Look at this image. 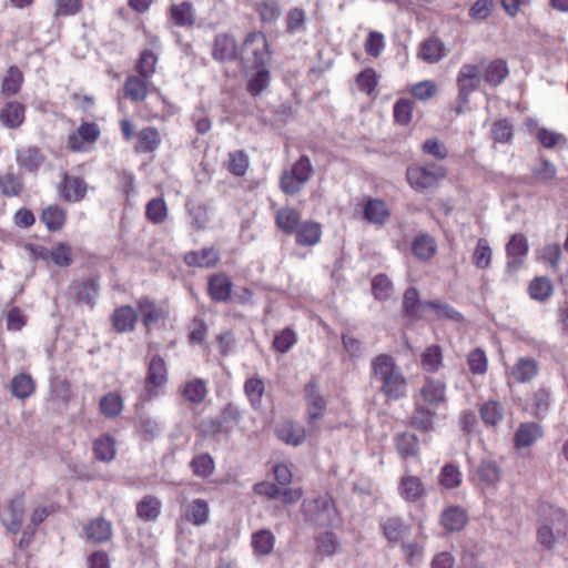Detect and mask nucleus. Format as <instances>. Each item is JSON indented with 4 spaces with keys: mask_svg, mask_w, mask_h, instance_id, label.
<instances>
[{
    "mask_svg": "<svg viewBox=\"0 0 568 568\" xmlns=\"http://www.w3.org/2000/svg\"><path fill=\"white\" fill-rule=\"evenodd\" d=\"M467 523V514L459 506H450L443 510L440 524L447 531H459Z\"/></svg>",
    "mask_w": 568,
    "mask_h": 568,
    "instance_id": "25",
    "label": "nucleus"
},
{
    "mask_svg": "<svg viewBox=\"0 0 568 568\" xmlns=\"http://www.w3.org/2000/svg\"><path fill=\"white\" fill-rule=\"evenodd\" d=\"M396 448L403 457H415L419 450L418 437L408 432L400 433L395 438Z\"/></svg>",
    "mask_w": 568,
    "mask_h": 568,
    "instance_id": "44",
    "label": "nucleus"
},
{
    "mask_svg": "<svg viewBox=\"0 0 568 568\" xmlns=\"http://www.w3.org/2000/svg\"><path fill=\"white\" fill-rule=\"evenodd\" d=\"M148 79L139 75H130L124 82L125 97L132 102H141L148 95Z\"/></svg>",
    "mask_w": 568,
    "mask_h": 568,
    "instance_id": "28",
    "label": "nucleus"
},
{
    "mask_svg": "<svg viewBox=\"0 0 568 568\" xmlns=\"http://www.w3.org/2000/svg\"><path fill=\"white\" fill-rule=\"evenodd\" d=\"M529 245L526 236L521 233L514 234L506 245L508 273L517 272L524 264L528 254Z\"/></svg>",
    "mask_w": 568,
    "mask_h": 568,
    "instance_id": "9",
    "label": "nucleus"
},
{
    "mask_svg": "<svg viewBox=\"0 0 568 568\" xmlns=\"http://www.w3.org/2000/svg\"><path fill=\"white\" fill-rule=\"evenodd\" d=\"M138 308L142 314L143 325L146 328H150L166 316L164 308L158 306L155 301L148 296H143L138 301Z\"/></svg>",
    "mask_w": 568,
    "mask_h": 568,
    "instance_id": "19",
    "label": "nucleus"
},
{
    "mask_svg": "<svg viewBox=\"0 0 568 568\" xmlns=\"http://www.w3.org/2000/svg\"><path fill=\"white\" fill-rule=\"evenodd\" d=\"M538 363L534 358L520 357L511 369V377L517 383H529L538 374Z\"/></svg>",
    "mask_w": 568,
    "mask_h": 568,
    "instance_id": "26",
    "label": "nucleus"
},
{
    "mask_svg": "<svg viewBox=\"0 0 568 568\" xmlns=\"http://www.w3.org/2000/svg\"><path fill=\"white\" fill-rule=\"evenodd\" d=\"M123 409L122 397L116 393H108L100 399V410L108 418H114Z\"/></svg>",
    "mask_w": 568,
    "mask_h": 568,
    "instance_id": "54",
    "label": "nucleus"
},
{
    "mask_svg": "<svg viewBox=\"0 0 568 568\" xmlns=\"http://www.w3.org/2000/svg\"><path fill=\"white\" fill-rule=\"evenodd\" d=\"M374 376L381 383L382 393L392 400H398L406 396L407 381L402 369L389 355H378L372 362Z\"/></svg>",
    "mask_w": 568,
    "mask_h": 568,
    "instance_id": "1",
    "label": "nucleus"
},
{
    "mask_svg": "<svg viewBox=\"0 0 568 568\" xmlns=\"http://www.w3.org/2000/svg\"><path fill=\"white\" fill-rule=\"evenodd\" d=\"M233 284L224 274H216L209 280V294L215 302H226L232 294Z\"/></svg>",
    "mask_w": 568,
    "mask_h": 568,
    "instance_id": "22",
    "label": "nucleus"
},
{
    "mask_svg": "<svg viewBox=\"0 0 568 568\" xmlns=\"http://www.w3.org/2000/svg\"><path fill=\"white\" fill-rule=\"evenodd\" d=\"M40 220L49 231H60L65 223V211L59 205H49L42 211Z\"/></svg>",
    "mask_w": 568,
    "mask_h": 568,
    "instance_id": "39",
    "label": "nucleus"
},
{
    "mask_svg": "<svg viewBox=\"0 0 568 568\" xmlns=\"http://www.w3.org/2000/svg\"><path fill=\"white\" fill-rule=\"evenodd\" d=\"M414 408L408 418V424L412 428L423 433L429 434L436 429L437 408L425 405L414 399Z\"/></svg>",
    "mask_w": 568,
    "mask_h": 568,
    "instance_id": "7",
    "label": "nucleus"
},
{
    "mask_svg": "<svg viewBox=\"0 0 568 568\" xmlns=\"http://www.w3.org/2000/svg\"><path fill=\"white\" fill-rule=\"evenodd\" d=\"M508 74L507 63L504 60L497 59L491 61L485 69L484 79L493 85H499Z\"/></svg>",
    "mask_w": 568,
    "mask_h": 568,
    "instance_id": "49",
    "label": "nucleus"
},
{
    "mask_svg": "<svg viewBox=\"0 0 568 568\" xmlns=\"http://www.w3.org/2000/svg\"><path fill=\"white\" fill-rule=\"evenodd\" d=\"M148 220L154 224L162 223L168 215L166 204L163 199L156 197L148 202L145 207Z\"/></svg>",
    "mask_w": 568,
    "mask_h": 568,
    "instance_id": "59",
    "label": "nucleus"
},
{
    "mask_svg": "<svg viewBox=\"0 0 568 568\" xmlns=\"http://www.w3.org/2000/svg\"><path fill=\"white\" fill-rule=\"evenodd\" d=\"M94 457L101 462L109 463L115 457V442L109 435H103L95 439L93 444Z\"/></svg>",
    "mask_w": 568,
    "mask_h": 568,
    "instance_id": "46",
    "label": "nucleus"
},
{
    "mask_svg": "<svg viewBox=\"0 0 568 568\" xmlns=\"http://www.w3.org/2000/svg\"><path fill=\"white\" fill-rule=\"evenodd\" d=\"M458 97L455 108L458 114L463 113L465 106L469 103L471 92L478 90L481 83V70L477 64L465 63L459 69L457 79Z\"/></svg>",
    "mask_w": 568,
    "mask_h": 568,
    "instance_id": "3",
    "label": "nucleus"
},
{
    "mask_svg": "<svg viewBox=\"0 0 568 568\" xmlns=\"http://www.w3.org/2000/svg\"><path fill=\"white\" fill-rule=\"evenodd\" d=\"M414 255L423 261L429 260L436 252V244L432 236L422 234L413 242Z\"/></svg>",
    "mask_w": 568,
    "mask_h": 568,
    "instance_id": "51",
    "label": "nucleus"
},
{
    "mask_svg": "<svg viewBox=\"0 0 568 568\" xmlns=\"http://www.w3.org/2000/svg\"><path fill=\"white\" fill-rule=\"evenodd\" d=\"M10 513V518L4 519L3 524L6 528L12 532L17 534L21 529L23 517H24V499L23 496L20 495L13 498L8 507Z\"/></svg>",
    "mask_w": 568,
    "mask_h": 568,
    "instance_id": "30",
    "label": "nucleus"
},
{
    "mask_svg": "<svg viewBox=\"0 0 568 568\" xmlns=\"http://www.w3.org/2000/svg\"><path fill=\"white\" fill-rule=\"evenodd\" d=\"M474 476L484 486H494L501 478V470L493 459H483L474 471Z\"/></svg>",
    "mask_w": 568,
    "mask_h": 568,
    "instance_id": "18",
    "label": "nucleus"
},
{
    "mask_svg": "<svg viewBox=\"0 0 568 568\" xmlns=\"http://www.w3.org/2000/svg\"><path fill=\"white\" fill-rule=\"evenodd\" d=\"M552 291L554 286L547 277H536L529 285L530 297L539 302L547 301Z\"/></svg>",
    "mask_w": 568,
    "mask_h": 568,
    "instance_id": "56",
    "label": "nucleus"
},
{
    "mask_svg": "<svg viewBox=\"0 0 568 568\" xmlns=\"http://www.w3.org/2000/svg\"><path fill=\"white\" fill-rule=\"evenodd\" d=\"M372 291L376 300L386 301L393 294V283L386 274H377L372 281Z\"/></svg>",
    "mask_w": 568,
    "mask_h": 568,
    "instance_id": "60",
    "label": "nucleus"
},
{
    "mask_svg": "<svg viewBox=\"0 0 568 568\" xmlns=\"http://www.w3.org/2000/svg\"><path fill=\"white\" fill-rule=\"evenodd\" d=\"M58 191L64 201L80 202L88 192V184L79 176H70L68 173L62 174V180L58 185Z\"/></svg>",
    "mask_w": 568,
    "mask_h": 568,
    "instance_id": "11",
    "label": "nucleus"
},
{
    "mask_svg": "<svg viewBox=\"0 0 568 568\" xmlns=\"http://www.w3.org/2000/svg\"><path fill=\"white\" fill-rule=\"evenodd\" d=\"M275 544V537L271 530L261 529L252 535V546L254 552L265 556L272 552Z\"/></svg>",
    "mask_w": 568,
    "mask_h": 568,
    "instance_id": "47",
    "label": "nucleus"
},
{
    "mask_svg": "<svg viewBox=\"0 0 568 568\" xmlns=\"http://www.w3.org/2000/svg\"><path fill=\"white\" fill-rule=\"evenodd\" d=\"M414 399L438 408L447 403V385L440 378L426 377Z\"/></svg>",
    "mask_w": 568,
    "mask_h": 568,
    "instance_id": "6",
    "label": "nucleus"
},
{
    "mask_svg": "<svg viewBox=\"0 0 568 568\" xmlns=\"http://www.w3.org/2000/svg\"><path fill=\"white\" fill-rule=\"evenodd\" d=\"M305 398L307 402L308 423L315 426L320 416V390L315 378H312L305 385Z\"/></svg>",
    "mask_w": 568,
    "mask_h": 568,
    "instance_id": "34",
    "label": "nucleus"
},
{
    "mask_svg": "<svg viewBox=\"0 0 568 568\" xmlns=\"http://www.w3.org/2000/svg\"><path fill=\"white\" fill-rule=\"evenodd\" d=\"M210 508L206 500L196 498L192 500L185 513L186 519L195 526H202L209 520Z\"/></svg>",
    "mask_w": 568,
    "mask_h": 568,
    "instance_id": "40",
    "label": "nucleus"
},
{
    "mask_svg": "<svg viewBox=\"0 0 568 568\" xmlns=\"http://www.w3.org/2000/svg\"><path fill=\"white\" fill-rule=\"evenodd\" d=\"M443 355L438 345H432L422 354V366L425 371L436 372L442 366Z\"/></svg>",
    "mask_w": 568,
    "mask_h": 568,
    "instance_id": "61",
    "label": "nucleus"
},
{
    "mask_svg": "<svg viewBox=\"0 0 568 568\" xmlns=\"http://www.w3.org/2000/svg\"><path fill=\"white\" fill-rule=\"evenodd\" d=\"M171 19L178 27H192L195 22L194 9L191 2L184 1L171 7Z\"/></svg>",
    "mask_w": 568,
    "mask_h": 568,
    "instance_id": "42",
    "label": "nucleus"
},
{
    "mask_svg": "<svg viewBox=\"0 0 568 568\" xmlns=\"http://www.w3.org/2000/svg\"><path fill=\"white\" fill-rule=\"evenodd\" d=\"M220 260L219 252L213 247H204L185 254L184 262L189 266L213 267Z\"/></svg>",
    "mask_w": 568,
    "mask_h": 568,
    "instance_id": "24",
    "label": "nucleus"
},
{
    "mask_svg": "<svg viewBox=\"0 0 568 568\" xmlns=\"http://www.w3.org/2000/svg\"><path fill=\"white\" fill-rule=\"evenodd\" d=\"M23 189V182L21 175L8 171L0 176V191L6 196H18L21 194Z\"/></svg>",
    "mask_w": 568,
    "mask_h": 568,
    "instance_id": "50",
    "label": "nucleus"
},
{
    "mask_svg": "<svg viewBox=\"0 0 568 568\" xmlns=\"http://www.w3.org/2000/svg\"><path fill=\"white\" fill-rule=\"evenodd\" d=\"M542 436V428L534 422L523 423L515 435V442L518 447H529Z\"/></svg>",
    "mask_w": 568,
    "mask_h": 568,
    "instance_id": "35",
    "label": "nucleus"
},
{
    "mask_svg": "<svg viewBox=\"0 0 568 568\" xmlns=\"http://www.w3.org/2000/svg\"><path fill=\"white\" fill-rule=\"evenodd\" d=\"M296 241L301 245H314L320 241V225L305 222L296 229Z\"/></svg>",
    "mask_w": 568,
    "mask_h": 568,
    "instance_id": "55",
    "label": "nucleus"
},
{
    "mask_svg": "<svg viewBox=\"0 0 568 568\" xmlns=\"http://www.w3.org/2000/svg\"><path fill=\"white\" fill-rule=\"evenodd\" d=\"M542 515H548L550 523L556 527L557 535H562L568 539V517L560 508H555L548 504H541L538 508Z\"/></svg>",
    "mask_w": 568,
    "mask_h": 568,
    "instance_id": "36",
    "label": "nucleus"
},
{
    "mask_svg": "<svg viewBox=\"0 0 568 568\" xmlns=\"http://www.w3.org/2000/svg\"><path fill=\"white\" fill-rule=\"evenodd\" d=\"M271 60L268 43L266 37L262 32H250L241 50V62L248 74L256 68L267 67Z\"/></svg>",
    "mask_w": 568,
    "mask_h": 568,
    "instance_id": "2",
    "label": "nucleus"
},
{
    "mask_svg": "<svg viewBox=\"0 0 568 568\" xmlns=\"http://www.w3.org/2000/svg\"><path fill=\"white\" fill-rule=\"evenodd\" d=\"M23 83V74L17 65H11L2 80L1 93L4 97H12L17 94Z\"/></svg>",
    "mask_w": 568,
    "mask_h": 568,
    "instance_id": "41",
    "label": "nucleus"
},
{
    "mask_svg": "<svg viewBox=\"0 0 568 568\" xmlns=\"http://www.w3.org/2000/svg\"><path fill=\"white\" fill-rule=\"evenodd\" d=\"M24 105L18 101H9L0 111L1 123L10 129L19 128L24 121Z\"/></svg>",
    "mask_w": 568,
    "mask_h": 568,
    "instance_id": "20",
    "label": "nucleus"
},
{
    "mask_svg": "<svg viewBox=\"0 0 568 568\" xmlns=\"http://www.w3.org/2000/svg\"><path fill=\"white\" fill-rule=\"evenodd\" d=\"M114 331L119 334L132 332L138 322V314L130 305H123L114 310L111 315Z\"/></svg>",
    "mask_w": 568,
    "mask_h": 568,
    "instance_id": "14",
    "label": "nucleus"
},
{
    "mask_svg": "<svg viewBox=\"0 0 568 568\" xmlns=\"http://www.w3.org/2000/svg\"><path fill=\"white\" fill-rule=\"evenodd\" d=\"M36 390V382L31 375L20 373L16 375L10 383V392L18 399L30 397Z\"/></svg>",
    "mask_w": 568,
    "mask_h": 568,
    "instance_id": "32",
    "label": "nucleus"
},
{
    "mask_svg": "<svg viewBox=\"0 0 568 568\" xmlns=\"http://www.w3.org/2000/svg\"><path fill=\"white\" fill-rule=\"evenodd\" d=\"M493 250L486 239H479L473 253V263L477 268L485 270L491 264Z\"/></svg>",
    "mask_w": 568,
    "mask_h": 568,
    "instance_id": "53",
    "label": "nucleus"
},
{
    "mask_svg": "<svg viewBox=\"0 0 568 568\" xmlns=\"http://www.w3.org/2000/svg\"><path fill=\"white\" fill-rule=\"evenodd\" d=\"M265 390V385L263 379L257 377H251L246 379L244 384V393L247 396L251 405L253 407H258L261 405L262 396Z\"/></svg>",
    "mask_w": 568,
    "mask_h": 568,
    "instance_id": "57",
    "label": "nucleus"
},
{
    "mask_svg": "<svg viewBox=\"0 0 568 568\" xmlns=\"http://www.w3.org/2000/svg\"><path fill=\"white\" fill-rule=\"evenodd\" d=\"M100 134L101 131L97 123L84 122L69 135L68 148L75 152L82 151L84 143H94Z\"/></svg>",
    "mask_w": 568,
    "mask_h": 568,
    "instance_id": "12",
    "label": "nucleus"
},
{
    "mask_svg": "<svg viewBox=\"0 0 568 568\" xmlns=\"http://www.w3.org/2000/svg\"><path fill=\"white\" fill-rule=\"evenodd\" d=\"M439 307L438 302L434 301H419L418 291L415 287H408L403 296V313L404 316L410 320H420L427 311Z\"/></svg>",
    "mask_w": 568,
    "mask_h": 568,
    "instance_id": "8",
    "label": "nucleus"
},
{
    "mask_svg": "<svg viewBox=\"0 0 568 568\" xmlns=\"http://www.w3.org/2000/svg\"><path fill=\"white\" fill-rule=\"evenodd\" d=\"M275 434L280 440L292 446L301 445L306 438L305 429L292 420L280 423L275 427Z\"/></svg>",
    "mask_w": 568,
    "mask_h": 568,
    "instance_id": "15",
    "label": "nucleus"
},
{
    "mask_svg": "<svg viewBox=\"0 0 568 568\" xmlns=\"http://www.w3.org/2000/svg\"><path fill=\"white\" fill-rule=\"evenodd\" d=\"M145 381L146 386L153 387H161L166 383V365L161 356L155 355L151 358Z\"/></svg>",
    "mask_w": 568,
    "mask_h": 568,
    "instance_id": "33",
    "label": "nucleus"
},
{
    "mask_svg": "<svg viewBox=\"0 0 568 568\" xmlns=\"http://www.w3.org/2000/svg\"><path fill=\"white\" fill-rule=\"evenodd\" d=\"M462 473L455 464H446L442 467L438 481L446 489H454L462 484Z\"/></svg>",
    "mask_w": 568,
    "mask_h": 568,
    "instance_id": "52",
    "label": "nucleus"
},
{
    "mask_svg": "<svg viewBox=\"0 0 568 568\" xmlns=\"http://www.w3.org/2000/svg\"><path fill=\"white\" fill-rule=\"evenodd\" d=\"M445 174L444 168L436 163L413 165L407 169L408 183L416 191L434 187Z\"/></svg>",
    "mask_w": 568,
    "mask_h": 568,
    "instance_id": "4",
    "label": "nucleus"
},
{
    "mask_svg": "<svg viewBox=\"0 0 568 568\" xmlns=\"http://www.w3.org/2000/svg\"><path fill=\"white\" fill-rule=\"evenodd\" d=\"M248 73H251V71ZM252 73L253 74L247 82V91L252 95L256 97L268 87L271 75L267 67L256 68Z\"/></svg>",
    "mask_w": 568,
    "mask_h": 568,
    "instance_id": "48",
    "label": "nucleus"
},
{
    "mask_svg": "<svg viewBox=\"0 0 568 568\" xmlns=\"http://www.w3.org/2000/svg\"><path fill=\"white\" fill-rule=\"evenodd\" d=\"M446 55L444 43L437 38L424 41L418 51V57L427 63H436Z\"/></svg>",
    "mask_w": 568,
    "mask_h": 568,
    "instance_id": "31",
    "label": "nucleus"
},
{
    "mask_svg": "<svg viewBox=\"0 0 568 568\" xmlns=\"http://www.w3.org/2000/svg\"><path fill=\"white\" fill-rule=\"evenodd\" d=\"M161 514V501L151 495L144 496L136 505V515L144 521H154Z\"/></svg>",
    "mask_w": 568,
    "mask_h": 568,
    "instance_id": "37",
    "label": "nucleus"
},
{
    "mask_svg": "<svg viewBox=\"0 0 568 568\" xmlns=\"http://www.w3.org/2000/svg\"><path fill=\"white\" fill-rule=\"evenodd\" d=\"M84 530L88 539L94 544L105 542L112 537V525L103 518L92 520Z\"/></svg>",
    "mask_w": 568,
    "mask_h": 568,
    "instance_id": "29",
    "label": "nucleus"
},
{
    "mask_svg": "<svg viewBox=\"0 0 568 568\" xmlns=\"http://www.w3.org/2000/svg\"><path fill=\"white\" fill-rule=\"evenodd\" d=\"M158 57L151 50H144L141 52L136 71L143 78H150L155 72V64Z\"/></svg>",
    "mask_w": 568,
    "mask_h": 568,
    "instance_id": "64",
    "label": "nucleus"
},
{
    "mask_svg": "<svg viewBox=\"0 0 568 568\" xmlns=\"http://www.w3.org/2000/svg\"><path fill=\"white\" fill-rule=\"evenodd\" d=\"M256 10L263 22L272 23L281 16L278 0H264L256 4Z\"/></svg>",
    "mask_w": 568,
    "mask_h": 568,
    "instance_id": "62",
    "label": "nucleus"
},
{
    "mask_svg": "<svg viewBox=\"0 0 568 568\" xmlns=\"http://www.w3.org/2000/svg\"><path fill=\"white\" fill-rule=\"evenodd\" d=\"M18 164L30 173H36L43 163V155L37 146L17 150L16 153Z\"/></svg>",
    "mask_w": 568,
    "mask_h": 568,
    "instance_id": "27",
    "label": "nucleus"
},
{
    "mask_svg": "<svg viewBox=\"0 0 568 568\" xmlns=\"http://www.w3.org/2000/svg\"><path fill=\"white\" fill-rule=\"evenodd\" d=\"M248 168V156L244 153V151H235L230 153L227 161V170L236 175L243 176Z\"/></svg>",
    "mask_w": 568,
    "mask_h": 568,
    "instance_id": "63",
    "label": "nucleus"
},
{
    "mask_svg": "<svg viewBox=\"0 0 568 568\" xmlns=\"http://www.w3.org/2000/svg\"><path fill=\"white\" fill-rule=\"evenodd\" d=\"M381 527L385 538L389 542L403 541L405 537L409 536L412 530L410 525L399 517H389L383 520Z\"/></svg>",
    "mask_w": 568,
    "mask_h": 568,
    "instance_id": "16",
    "label": "nucleus"
},
{
    "mask_svg": "<svg viewBox=\"0 0 568 568\" xmlns=\"http://www.w3.org/2000/svg\"><path fill=\"white\" fill-rule=\"evenodd\" d=\"M138 142L134 148L136 153H152L161 144V135L156 128H143L136 135Z\"/></svg>",
    "mask_w": 568,
    "mask_h": 568,
    "instance_id": "23",
    "label": "nucleus"
},
{
    "mask_svg": "<svg viewBox=\"0 0 568 568\" xmlns=\"http://www.w3.org/2000/svg\"><path fill=\"white\" fill-rule=\"evenodd\" d=\"M504 406L497 400H488L479 408L483 423L488 427L497 426L504 418Z\"/></svg>",
    "mask_w": 568,
    "mask_h": 568,
    "instance_id": "38",
    "label": "nucleus"
},
{
    "mask_svg": "<svg viewBox=\"0 0 568 568\" xmlns=\"http://www.w3.org/2000/svg\"><path fill=\"white\" fill-rule=\"evenodd\" d=\"M182 395L192 404H201L207 395V385L204 379L194 378L184 385Z\"/></svg>",
    "mask_w": 568,
    "mask_h": 568,
    "instance_id": "45",
    "label": "nucleus"
},
{
    "mask_svg": "<svg viewBox=\"0 0 568 568\" xmlns=\"http://www.w3.org/2000/svg\"><path fill=\"white\" fill-rule=\"evenodd\" d=\"M190 466L193 470V474L201 478H206L214 471V462L213 458L209 454H201L195 456Z\"/></svg>",
    "mask_w": 568,
    "mask_h": 568,
    "instance_id": "58",
    "label": "nucleus"
},
{
    "mask_svg": "<svg viewBox=\"0 0 568 568\" xmlns=\"http://www.w3.org/2000/svg\"><path fill=\"white\" fill-rule=\"evenodd\" d=\"M399 493L406 501L410 503L417 501L426 495V490L420 478L412 475L402 477L399 481Z\"/></svg>",
    "mask_w": 568,
    "mask_h": 568,
    "instance_id": "21",
    "label": "nucleus"
},
{
    "mask_svg": "<svg viewBox=\"0 0 568 568\" xmlns=\"http://www.w3.org/2000/svg\"><path fill=\"white\" fill-rule=\"evenodd\" d=\"M312 172V164L307 156L302 155L292 166L281 176V189L286 194L297 193L302 185L308 180Z\"/></svg>",
    "mask_w": 568,
    "mask_h": 568,
    "instance_id": "5",
    "label": "nucleus"
},
{
    "mask_svg": "<svg viewBox=\"0 0 568 568\" xmlns=\"http://www.w3.org/2000/svg\"><path fill=\"white\" fill-rule=\"evenodd\" d=\"M239 57L236 40L230 33H219L213 41L212 58L219 62L235 61Z\"/></svg>",
    "mask_w": 568,
    "mask_h": 568,
    "instance_id": "10",
    "label": "nucleus"
},
{
    "mask_svg": "<svg viewBox=\"0 0 568 568\" xmlns=\"http://www.w3.org/2000/svg\"><path fill=\"white\" fill-rule=\"evenodd\" d=\"M100 284L98 277H90L84 281H77L71 284V291L78 303L87 304L93 307L99 294Z\"/></svg>",
    "mask_w": 568,
    "mask_h": 568,
    "instance_id": "13",
    "label": "nucleus"
},
{
    "mask_svg": "<svg viewBox=\"0 0 568 568\" xmlns=\"http://www.w3.org/2000/svg\"><path fill=\"white\" fill-rule=\"evenodd\" d=\"M275 222L284 233L292 234L298 226L300 214L294 209L282 207L276 212Z\"/></svg>",
    "mask_w": 568,
    "mask_h": 568,
    "instance_id": "43",
    "label": "nucleus"
},
{
    "mask_svg": "<svg viewBox=\"0 0 568 568\" xmlns=\"http://www.w3.org/2000/svg\"><path fill=\"white\" fill-rule=\"evenodd\" d=\"M363 212L364 217L376 225H383L390 216L387 204L379 199H367Z\"/></svg>",
    "mask_w": 568,
    "mask_h": 568,
    "instance_id": "17",
    "label": "nucleus"
}]
</instances>
